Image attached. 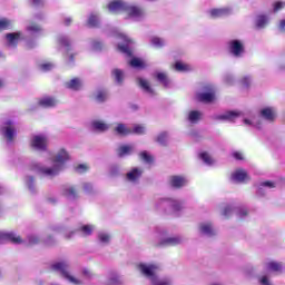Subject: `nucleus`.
Returning a JSON list of instances; mask_svg holds the SVG:
<instances>
[{"label":"nucleus","mask_w":285,"mask_h":285,"mask_svg":"<svg viewBox=\"0 0 285 285\" xmlns=\"http://www.w3.org/2000/svg\"><path fill=\"white\" fill-rule=\"evenodd\" d=\"M50 161L52 163L51 166H33L36 173H38L40 177H49V179L57 177V175L63 170V166L70 161V153H68L66 148H60L56 151L53 157L50 158Z\"/></svg>","instance_id":"f257e3e1"},{"label":"nucleus","mask_w":285,"mask_h":285,"mask_svg":"<svg viewBox=\"0 0 285 285\" xmlns=\"http://www.w3.org/2000/svg\"><path fill=\"white\" fill-rule=\"evenodd\" d=\"M215 119L218 121H237V119H242L245 126L258 129L262 128V120L259 117L254 116L250 111L232 110L222 115H217Z\"/></svg>","instance_id":"f03ea898"},{"label":"nucleus","mask_w":285,"mask_h":285,"mask_svg":"<svg viewBox=\"0 0 285 285\" xmlns=\"http://www.w3.org/2000/svg\"><path fill=\"white\" fill-rule=\"evenodd\" d=\"M138 271L150 279L153 285H173V279L170 278H158L157 272L159 271V266L153 263H140L138 265Z\"/></svg>","instance_id":"7ed1b4c3"},{"label":"nucleus","mask_w":285,"mask_h":285,"mask_svg":"<svg viewBox=\"0 0 285 285\" xmlns=\"http://www.w3.org/2000/svg\"><path fill=\"white\" fill-rule=\"evenodd\" d=\"M51 268H52V271L58 273V275L62 279H65V282H68V284H72V285H81V284H83V279L75 276V274L72 273V269H70V264H68V262L55 263L51 266Z\"/></svg>","instance_id":"20e7f679"},{"label":"nucleus","mask_w":285,"mask_h":285,"mask_svg":"<svg viewBox=\"0 0 285 285\" xmlns=\"http://www.w3.org/2000/svg\"><path fill=\"white\" fill-rule=\"evenodd\" d=\"M115 37L119 52H122L126 57H132V49H130V45L132 43L131 39L121 32H116Z\"/></svg>","instance_id":"39448f33"},{"label":"nucleus","mask_w":285,"mask_h":285,"mask_svg":"<svg viewBox=\"0 0 285 285\" xmlns=\"http://www.w3.org/2000/svg\"><path fill=\"white\" fill-rule=\"evenodd\" d=\"M126 14L131 21H144V19H146V8L127 3Z\"/></svg>","instance_id":"423d86ee"},{"label":"nucleus","mask_w":285,"mask_h":285,"mask_svg":"<svg viewBox=\"0 0 285 285\" xmlns=\"http://www.w3.org/2000/svg\"><path fill=\"white\" fill-rule=\"evenodd\" d=\"M196 99L203 104H213L215 101V87L205 86L202 91L196 94Z\"/></svg>","instance_id":"0eeeda50"},{"label":"nucleus","mask_w":285,"mask_h":285,"mask_svg":"<svg viewBox=\"0 0 285 285\" xmlns=\"http://www.w3.org/2000/svg\"><path fill=\"white\" fill-rule=\"evenodd\" d=\"M30 146L33 150H47L48 149V135L38 134L33 135L30 139Z\"/></svg>","instance_id":"6e6552de"},{"label":"nucleus","mask_w":285,"mask_h":285,"mask_svg":"<svg viewBox=\"0 0 285 285\" xmlns=\"http://www.w3.org/2000/svg\"><path fill=\"white\" fill-rule=\"evenodd\" d=\"M1 132L8 141H12L17 135V129L14 128V122L12 120H7L1 126Z\"/></svg>","instance_id":"1a4fd4ad"},{"label":"nucleus","mask_w":285,"mask_h":285,"mask_svg":"<svg viewBox=\"0 0 285 285\" xmlns=\"http://www.w3.org/2000/svg\"><path fill=\"white\" fill-rule=\"evenodd\" d=\"M127 8H128V2L124 0H114L107 4V10H109V12H112V14H119V12H126Z\"/></svg>","instance_id":"9d476101"},{"label":"nucleus","mask_w":285,"mask_h":285,"mask_svg":"<svg viewBox=\"0 0 285 285\" xmlns=\"http://www.w3.org/2000/svg\"><path fill=\"white\" fill-rule=\"evenodd\" d=\"M160 206H168L171 213H179L184 208V202L174 198L160 199Z\"/></svg>","instance_id":"9b49d317"},{"label":"nucleus","mask_w":285,"mask_h":285,"mask_svg":"<svg viewBox=\"0 0 285 285\" xmlns=\"http://www.w3.org/2000/svg\"><path fill=\"white\" fill-rule=\"evenodd\" d=\"M228 49L233 57H242L244 55V41L230 40L228 43Z\"/></svg>","instance_id":"f8f14e48"},{"label":"nucleus","mask_w":285,"mask_h":285,"mask_svg":"<svg viewBox=\"0 0 285 285\" xmlns=\"http://www.w3.org/2000/svg\"><path fill=\"white\" fill-rule=\"evenodd\" d=\"M141 175H144V169L134 167L127 173L126 179L127 181H130V184H137V181L141 179Z\"/></svg>","instance_id":"ddd939ff"},{"label":"nucleus","mask_w":285,"mask_h":285,"mask_svg":"<svg viewBox=\"0 0 285 285\" xmlns=\"http://www.w3.org/2000/svg\"><path fill=\"white\" fill-rule=\"evenodd\" d=\"M235 212L238 217H246V215H248V209L246 208H235L233 209L232 206H226L223 212H222V215L223 217H230L232 213Z\"/></svg>","instance_id":"4468645a"},{"label":"nucleus","mask_w":285,"mask_h":285,"mask_svg":"<svg viewBox=\"0 0 285 285\" xmlns=\"http://www.w3.org/2000/svg\"><path fill=\"white\" fill-rule=\"evenodd\" d=\"M6 39H7L8 48H14L17 43H19L21 39H23V36L21 32H13V33H8L6 36Z\"/></svg>","instance_id":"2eb2a0df"},{"label":"nucleus","mask_w":285,"mask_h":285,"mask_svg":"<svg viewBox=\"0 0 285 285\" xmlns=\"http://www.w3.org/2000/svg\"><path fill=\"white\" fill-rule=\"evenodd\" d=\"M249 179L248 174L244 169H237L232 174V180L236 184H244V181H248Z\"/></svg>","instance_id":"dca6fc26"},{"label":"nucleus","mask_w":285,"mask_h":285,"mask_svg":"<svg viewBox=\"0 0 285 285\" xmlns=\"http://www.w3.org/2000/svg\"><path fill=\"white\" fill-rule=\"evenodd\" d=\"M261 117L266 121H275L277 117V110L273 107H265L261 110Z\"/></svg>","instance_id":"f3484780"},{"label":"nucleus","mask_w":285,"mask_h":285,"mask_svg":"<svg viewBox=\"0 0 285 285\" xmlns=\"http://www.w3.org/2000/svg\"><path fill=\"white\" fill-rule=\"evenodd\" d=\"M200 235H205L206 237H213V235H217V230L213 227L210 223H203L199 225Z\"/></svg>","instance_id":"a211bd4d"},{"label":"nucleus","mask_w":285,"mask_h":285,"mask_svg":"<svg viewBox=\"0 0 285 285\" xmlns=\"http://www.w3.org/2000/svg\"><path fill=\"white\" fill-rule=\"evenodd\" d=\"M210 17L217 18V17H228V14H233V8L230 7H224L218 9H212L209 11Z\"/></svg>","instance_id":"6ab92c4d"},{"label":"nucleus","mask_w":285,"mask_h":285,"mask_svg":"<svg viewBox=\"0 0 285 285\" xmlns=\"http://www.w3.org/2000/svg\"><path fill=\"white\" fill-rule=\"evenodd\" d=\"M265 271L267 272V275H269V273H282V271H284V266L282 263L271 261L265 264Z\"/></svg>","instance_id":"aec40b11"},{"label":"nucleus","mask_w":285,"mask_h":285,"mask_svg":"<svg viewBox=\"0 0 285 285\" xmlns=\"http://www.w3.org/2000/svg\"><path fill=\"white\" fill-rule=\"evenodd\" d=\"M6 240L12 242L13 244H21V237L17 234L0 232V243Z\"/></svg>","instance_id":"412c9836"},{"label":"nucleus","mask_w":285,"mask_h":285,"mask_svg":"<svg viewBox=\"0 0 285 285\" xmlns=\"http://www.w3.org/2000/svg\"><path fill=\"white\" fill-rule=\"evenodd\" d=\"M101 23V19L99 18L98 13L91 12L89 13L87 18V28H99V24Z\"/></svg>","instance_id":"4be33fe9"},{"label":"nucleus","mask_w":285,"mask_h":285,"mask_svg":"<svg viewBox=\"0 0 285 285\" xmlns=\"http://www.w3.org/2000/svg\"><path fill=\"white\" fill-rule=\"evenodd\" d=\"M188 184V179L184 176H171L170 185L174 188H184Z\"/></svg>","instance_id":"5701e85b"},{"label":"nucleus","mask_w":285,"mask_h":285,"mask_svg":"<svg viewBox=\"0 0 285 285\" xmlns=\"http://www.w3.org/2000/svg\"><path fill=\"white\" fill-rule=\"evenodd\" d=\"M203 117H204V114L202 111L190 110L187 114V121H189V124H199Z\"/></svg>","instance_id":"b1692460"},{"label":"nucleus","mask_w":285,"mask_h":285,"mask_svg":"<svg viewBox=\"0 0 285 285\" xmlns=\"http://www.w3.org/2000/svg\"><path fill=\"white\" fill-rule=\"evenodd\" d=\"M137 82L139 87L144 90V92H146L147 95H150V97L155 95V90L153 89V87H150V82H148L147 79L138 78Z\"/></svg>","instance_id":"393cba45"},{"label":"nucleus","mask_w":285,"mask_h":285,"mask_svg":"<svg viewBox=\"0 0 285 285\" xmlns=\"http://www.w3.org/2000/svg\"><path fill=\"white\" fill-rule=\"evenodd\" d=\"M271 21V17L267 14H258L255 18V26L258 28V30H262L263 28L267 27Z\"/></svg>","instance_id":"a878e982"},{"label":"nucleus","mask_w":285,"mask_h":285,"mask_svg":"<svg viewBox=\"0 0 285 285\" xmlns=\"http://www.w3.org/2000/svg\"><path fill=\"white\" fill-rule=\"evenodd\" d=\"M66 88L69 90H81V88H83V80L80 78H73L66 82Z\"/></svg>","instance_id":"bb28decb"},{"label":"nucleus","mask_w":285,"mask_h":285,"mask_svg":"<svg viewBox=\"0 0 285 285\" xmlns=\"http://www.w3.org/2000/svg\"><path fill=\"white\" fill-rule=\"evenodd\" d=\"M91 128L97 132H106L110 128V125L104 122V120H94L91 121Z\"/></svg>","instance_id":"cd10ccee"},{"label":"nucleus","mask_w":285,"mask_h":285,"mask_svg":"<svg viewBox=\"0 0 285 285\" xmlns=\"http://www.w3.org/2000/svg\"><path fill=\"white\" fill-rule=\"evenodd\" d=\"M118 156L120 157H128L135 153V145H121L118 150Z\"/></svg>","instance_id":"c85d7f7f"},{"label":"nucleus","mask_w":285,"mask_h":285,"mask_svg":"<svg viewBox=\"0 0 285 285\" xmlns=\"http://www.w3.org/2000/svg\"><path fill=\"white\" fill-rule=\"evenodd\" d=\"M38 104L41 108H55V106H57V99L52 97H42Z\"/></svg>","instance_id":"c756f323"},{"label":"nucleus","mask_w":285,"mask_h":285,"mask_svg":"<svg viewBox=\"0 0 285 285\" xmlns=\"http://www.w3.org/2000/svg\"><path fill=\"white\" fill-rule=\"evenodd\" d=\"M121 284V276L117 272H111L107 276L106 285H119Z\"/></svg>","instance_id":"7c9ffc66"},{"label":"nucleus","mask_w":285,"mask_h":285,"mask_svg":"<svg viewBox=\"0 0 285 285\" xmlns=\"http://www.w3.org/2000/svg\"><path fill=\"white\" fill-rule=\"evenodd\" d=\"M129 66H131V68H136L137 70H142V68H146L148 63L141 58H131Z\"/></svg>","instance_id":"2f4dec72"},{"label":"nucleus","mask_w":285,"mask_h":285,"mask_svg":"<svg viewBox=\"0 0 285 285\" xmlns=\"http://www.w3.org/2000/svg\"><path fill=\"white\" fill-rule=\"evenodd\" d=\"M184 242V238L181 236H174L166 238L161 244L164 246H179Z\"/></svg>","instance_id":"473e14b6"},{"label":"nucleus","mask_w":285,"mask_h":285,"mask_svg":"<svg viewBox=\"0 0 285 285\" xmlns=\"http://www.w3.org/2000/svg\"><path fill=\"white\" fill-rule=\"evenodd\" d=\"M115 131L117 132V135H120L121 137H126V135L132 134V129H130V127L124 124H118L115 128Z\"/></svg>","instance_id":"72a5a7b5"},{"label":"nucleus","mask_w":285,"mask_h":285,"mask_svg":"<svg viewBox=\"0 0 285 285\" xmlns=\"http://www.w3.org/2000/svg\"><path fill=\"white\" fill-rule=\"evenodd\" d=\"M175 70H177V72H190L193 71V66L185 63L183 61H177L174 65Z\"/></svg>","instance_id":"f704fd0d"},{"label":"nucleus","mask_w":285,"mask_h":285,"mask_svg":"<svg viewBox=\"0 0 285 285\" xmlns=\"http://www.w3.org/2000/svg\"><path fill=\"white\" fill-rule=\"evenodd\" d=\"M62 195H65L67 199H77V189L72 186H67L62 189Z\"/></svg>","instance_id":"c9c22d12"},{"label":"nucleus","mask_w":285,"mask_h":285,"mask_svg":"<svg viewBox=\"0 0 285 285\" xmlns=\"http://www.w3.org/2000/svg\"><path fill=\"white\" fill-rule=\"evenodd\" d=\"M149 43L150 46H153V48H164V46H166V40L157 36H154V37H150Z\"/></svg>","instance_id":"e433bc0d"},{"label":"nucleus","mask_w":285,"mask_h":285,"mask_svg":"<svg viewBox=\"0 0 285 285\" xmlns=\"http://www.w3.org/2000/svg\"><path fill=\"white\" fill-rule=\"evenodd\" d=\"M79 232L81 233V235H83V237H88L92 235V233H95V225H82L79 228Z\"/></svg>","instance_id":"4c0bfd02"},{"label":"nucleus","mask_w":285,"mask_h":285,"mask_svg":"<svg viewBox=\"0 0 285 285\" xmlns=\"http://www.w3.org/2000/svg\"><path fill=\"white\" fill-rule=\"evenodd\" d=\"M98 242L99 244H102V245L110 244V234H108L107 232H99Z\"/></svg>","instance_id":"58836bf2"},{"label":"nucleus","mask_w":285,"mask_h":285,"mask_svg":"<svg viewBox=\"0 0 285 285\" xmlns=\"http://www.w3.org/2000/svg\"><path fill=\"white\" fill-rule=\"evenodd\" d=\"M199 158L202 159V161H204V164H206V166H213V164L215 163V160H213V157H210V154L206 151L200 153Z\"/></svg>","instance_id":"ea45409f"},{"label":"nucleus","mask_w":285,"mask_h":285,"mask_svg":"<svg viewBox=\"0 0 285 285\" xmlns=\"http://www.w3.org/2000/svg\"><path fill=\"white\" fill-rule=\"evenodd\" d=\"M58 43L61 48H65V50H70V39H68L66 36H60L58 38Z\"/></svg>","instance_id":"a19ab883"},{"label":"nucleus","mask_w":285,"mask_h":285,"mask_svg":"<svg viewBox=\"0 0 285 285\" xmlns=\"http://www.w3.org/2000/svg\"><path fill=\"white\" fill-rule=\"evenodd\" d=\"M156 78L164 86H166V87L170 86V80L168 79V76L165 72H157Z\"/></svg>","instance_id":"79ce46f5"},{"label":"nucleus","mask_w":285,"mask_h":285,"mask_svg":"<svg viewBox=\"0 0 285 285\" xmlns=\"http://www.w3.org/2000/svg\"><path fill=\"white\" fill-rule=\"evenodd\" d=\"M112 75L118 83L124 81V71L121 69H114Z\"/></svg>","instance_id":"37998d69"},{"label":"nucleus","mask_w":285,"mask_h":285,"mask_svg":"<svg viewBox=\"0 0 285 285\" xmlns=\"http://www.w3.org/2000/svg\"><path fill=\"white\" fill-rule=\"evenodd\" d=\"M139 157L142 161H145V164H153V157L150 156V154H148V151H141L139 154Z\"/></svg>","instance_id":"c03bdc74"},{"label":"nucleus","mask_w":285,"mask_h":285,"mask_svg":"<svg viewBox=\"0 0 285 285\" xmlns=\"http://www.w3.org/2000/svg\"><path fill=\"white\" fill-rule=\"evenodd\" d=\"M41 30V27L37 24H30L27 27V31L30 32V35H40Z\"/></svg>","instance_id":"a18cd8bd"},{"label":"nucleus","mask_w":285,"mask_h":285,"mask_svg":"<svg viewBox=\"0 0 285 285\" xmlns=\"http://www.w3.org/2000/svg\"><path fill=\"white\" fill-rule=\"evenodd\" d=\"M268 188H275V183L273 181H263L259 185L258 193H262V190H266Z\"/></svg>","instance_id":"49530a36"},{"label":"nucleus","mask_w":285,"mask_h":285,"mask_svg":"<svg viewBox=\"0 0 285 285\" xmlns=\"http://www.w3.org/2000/svg\"><path fill=\"white\" fill-rule=\"evenodd\" d=\"M156 141L158 144H160L161 146H164V144H166V141H168V134L167 132H160L157 136Z\"/></svg>","instance_id":"de8ad7c7"},{"label":"nucleus","mask_w":285,"mask_h":285,"mask_svg":"<svg viewBox=\"0 0 285 285\" xmlns=\"http://www.w3.org/2000/svg\"><path fill=\"white\" fill-rule=\"evenodd\" d=\"M131 132H135V135H145L146 134V127L144 125H136Z\"/></svg>","instance_id":"09e8293b"},{"label":"nucleus","mask_w":285,"mask_h":285,"mask_svg":"<svg viewBox=\"0 0 285 285\" xmlns=\"http://www.w3.org/2000/svg\"><path fill=\"white\" fill-rule=\"evenodd\" d=\"M52 68H55V65L51 62H43L40 65V70L42 72H49V70H52Z\"/></svg>","instance_id":"8fccbe9b"},{"label":"nucleus","mask_w":285,"mask_h":285,"mask_svg":"<svg viewBox=\"0 0 285 285\" xmlns=\"http://www.w3.org/2000/svg\"><path fill=\"white\" fill-rule=\"evenodd\" d=\"M10 26H12V22H10V20L3 18L0 19V30H6L8 28H10Z\"/></svg>","instance_id":"3c124183"},{"label":"nucleus","mask_w":285,"mask_h":285,"mask_svg":"<svg viewBox=\"0 0 285 285\" xmlns=\"http://www.w3.org/2000/svg\"><path fill=\"white\" fill-rule=\"evenodd\" d=\"M26 185L28 186L29 190H31V193L35 191V178L28 176L26 178Z\"/></svg>","instance_id":"603ef678"},{"label":"nucleus","mask_w":285,"mask_h":285,"mask_svg":"<svg viewBox=\"0 0 285 285\" xmlns=\"http://www.w3.org/2000/svg\"><path fill=\"white\" fill-rule=\"evenodd\" d=\"M106 97H107L106 91H97L95 99L96 101L101 102V101H106Z\"/></svg>","instance_id":"864d4df0"},{"label":"nucleus","mask_w":285,"mask_h":285,"mask_svg":"<svg viewBox=\"0 0 285 285\" xmlns=\"http://www.w3.org/2000/svg\"><path fill=\"white\" fill-rule=\"evenodd\" d=\"M224 81L227 86H233L235 83V77L230 73L225 75Z\"/></svg>","instance_id":"5fc2aeb1"},{"label":"nucleus","mask_w":285,"mask_h":285,"mask_svg":"<svg viewBox=\"0 0 285 285\" xmlns=\"http://www.w3.org/2000/svg\"><path fill=\"white\" fill-rule=\"evenodd\" d=\"M285 8V2L284 1H277L273 6L274 12H279V10H284Z\"/></svg>","instance_id":"6e6d98bb"},{"label":"nucleus","mask_w":285,"mask_h":285,"mask_svg":"<svg viewBox=\"0 0 285 285\" xmlns=\"http://www.w3.org/2000/svg\"><path fill=\"white\" fill-rule=\"evenodd\" d=\"M259 284L261 285H273L271 284V281L268 279V275H263L259 277Z\"/></svg>","instance_id":"4d7b16f0"},{"label":"nucleus","mask_w":285,"mask_h":285,"mask_svg":"<svg viewBox=\"0 0 285 285\" xmlns=\"http://www.w3.org/2000/svg\"><path fill=\"white\" fill-rule=\"evenodd\" d=\"M77 173H86L88 170V165L81 164L76 167Z\"/></svg>","instance_id":"13d9d810"},{"label":"nucleus","mask_w":285,"mask_h":285,"mask_svg":"<svg viewBox=\"0 0 285 285\" xmlns=\"http://www.w3.org/2000/svg\"><path fill=\"white\" fill-rule=\"evenodd\" d=\"M250 81H253V78L250 76H245L242 80L240 83L243 86H248L250 83Z\"/></svg>","instance_id":"bf43d9fd"},{"label":"nucleus","mask_w":285,"mask_h":285,"mask_svg":"<svg viewBox=\"0 0 285 285\" xmlns=\"http://www.w3.org/2000/svg\"><path fill=\"white\" fill-rule=\"evenodd\" d=\"M91 50H101V42L91 41Z\"/></svg>","instance_id":"052dcab7"},{"label":"nucleus","mask_w":285,"mask_h":285,"mask_svg":"<svg viewBox=\"0 0 285 285\" xmlns=\"http://www.w3.org/2000/svg\"><path fill=\"white\" fill-rule=\"evenodd\" d=\"M82 275L83 277H87V279H90V277H92V272H90V269L85 268L82 271Z\"/></svg>","instance_id":"680f3d73"},{"label":"nucleus","mask_w":285,"mask_h":285,"mask_svg":"<svg viewBox=\"0 0 285 285\" xmlns=\"http://www.w3.org/2000/svg\"><path fill=\"white\" fill-rule=\"evenodd\" d=\"M233 157L238 159V160H242V159H244V154H242L239 151H234Z\"/></svg>","instance_id":"e2e57ef3"},{"label":"nucleus","mask_w":285,"mask_h":285,"mask_svg":"<svg viewBox=\"0 0 285 285\" xmlns=\"http://www.w3.org/2000/svg\"><path fill=\"white\" fill-rule=\"evenodd\" d=\"M278 30H281V32H285V19L279 21Z\"/></svg>","instance_id":"0e129e2a"},{"label":"nucleus","mask_w":285,"mask_h":285,"mask_svg":"<svg viewBox=\"0 0 285 285\" xmlns=\"http://www.w3.org/2000/svg\"><path fill=\"white\" fill-rule=\"evenodd\" d=\"M83 190H85L86 193H90V190H92V185H91L90 183H86V184L83 185Z\"/></svg>","instance_id":"69168bd1"},{"label":"nucleus","mask_w":285,"mask_h":285,"mask_svg":"<svg viewBox=\"0 0 285 285\" xmlns=\"http://www.w3.org/2000/svg\"><path fill=\"white\" fill-rule=\"evenodd\" d=\"M37 242H39V238L37 236L29 237V244H37Z\"/></svg>","instance_id":"338daca9"},{"label":"nucleus","mask_w":285,"mask_h":285,"mask_svg":"<svg viewBox=\"0 0 285 285\" xmlns=\"http://www.w3.org/2000/svg\"><path fill=\"white\" fill-rule=\"evenodd\" d=\"M33 1V6H41V3H43V0H32Z\"/></svg>","instance_id":"774afa93"}]
</instances>
